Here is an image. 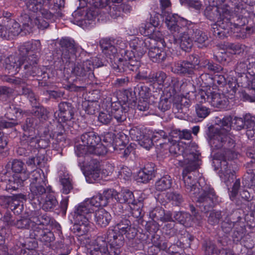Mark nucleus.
I'll return each mask as SVG.
<instances>
[{
	"label": "nucleus",
	"instance_id": "nucleus-1",
	"mask_svg": "<svg viewBox=\"0 0 255 255\" xmlns=\"http://www.w3.org/2000/svg\"><path fill=\"white\" fill-rule=\"evenodd\" d=\"M210 5L204 11V16L211 21H215L212 25L214 35L224 38L238 33L243 23L240 21L242 17L235 11L239 0H209Z\"/></svg>",
	"mask_w": 255,
	"mask_h": 255
},
{
	"label": "nucleus",
	"instance_id": "nucleus-2",
	"mask_svg": "<svg viewBox=\"0 0 255 255\" xmlns=\"http://www.w3.org/2000/svg\"><path fill=\"white\" fill-rule=\"evenodd\" d=\"M232 117L227 116L218 121V124L220 128L213 129L210 133L209 143L214 149H222L223 150V159L221 161V168L219 176L223 182L227 186L232 182L234 179L235 171L231 167V164L227 161L237 157V154L235 151V140L228 134L231 128Z\"/></svg>",
	"mask_w": 255,
	"mask_h": 255
},
{
	"label": "nucleus",
	"instance_id": "nucleus-3",
	"mask_svg": "<svg viewBox=\"0 0 255 255\" xmlns=\"http://www.w3.org/2000/svg\"><path fill=\"white\" fill-rule=\"evenodd\" d=\"M191 169L184 168L182 172L183 180L187 193L191 197H196L197 206L202 212H207L217 202V197L214 189L208 185L202 186L199 179V184L201 188L196 185L197 177L196 175L199 173Z\"/></svg>",
	"mask_w": 255,
	"mask_h": 255
},
{
	"label": "nucleus",
	"instance_id": "nucleus-4",
	"mask_svg": "<svg viewBox=\"0 0 255 255\" xmlns=\"http://www.w3.org/2000/svg\"><path fill=\"white\" fill-rule=\"evenodd\" d=\"M97 247L91 251V255H119L124 244V238L110 228L106 235L97 238Z\"/></svg>",
	"mask_w": 255,
	"mask_h": 255
},
{
	"label": "nucleus",
	"instance_id": "nucleus-5",
	"mask_svg": "<svg viewBox=\"0 0 255 255\" xmlns=\"http://www.w3.org/2000/svg\"><path fill=\"white\" fill-rule=\"evenodd\" d=\"M100 136L93 131L82 134L75 146L77 156H87L88 154L101 155L107 152V147L101 143Z\"/></svg>",
	"mask_w": 255,
	"mask_h": 255
},
{
	"label": "nucleus",
	"instance_id": "nucleus-6",
	"mask_svg": "<svg viewBox=\"0 0 255 255\" xmlns=\"http://www.w3.org/2000/svg\"><path fill=\"white\" fill-rule=\"evenodd\" d=\"M94 59L77 60V63L75 64L71 70L72 74L76 77V82H79L80 85H76L74 84L67 86V88L70 91H78L85 90V83L88 79H91L94 77Z\"/></svg>",
	"mask_w": 255,
	"mask_h": 255
},
{
	"label": "nucleus",
	"instance_id": "nucleus-7",
	"mask_svg": "<svg viewBox=\"0 0 255 255\" xmlns=\"http://www.w3.org/2000/svg\"><path fill=\"white\" fill-rule=\"evenodd\" d=\"M37 61V58L35 56L33 59L28 58V60L21 61L19 57L10 56L6 60L5 69L8 71V73L14 74L18 72L17 69L23 65L26 75L40 77L44 72L36 65Z\"/></svg>",
	"mask_w": 255,
	"mask_h": 255
},
{
	"label": "nucleus",
	"instance_id": "nucleus-8",
	"mask_svg": "<svg viewBox=\"0 0 255 255\" xmlns=\"http://www.w3.org/2000/svg\"><path fill=\"white\" fill-rule=\"evenodd\" d=\"M12 14L8 11H3L0 16V37L6 39H13L21 33H29L24 29L20 24L11 18Z\"/></svg>",
	"mask_w": 255,
	"mask_h": 255
},
{
	"label": "nucleus",
	"instance_id": "nucleus-9",
	"mask_svg": "<svg viewBox=\"0 0 255 255\" xmlns=\"http://www.w3.org/2000/svg\"><path fill=\"white\" fill-rule=\"evenodd\" d=\"M41 218L37 227H34L32 232H30V237L42 242L50 243L54 240L55 237L53 233L48 229V227L52 224L53 221L46 214H43Z\"/></svg>",
	"mask_w": 255,
	"mask_h": 255
},
{
	"label": "nucleus",
	"instance_id": "nucleus-10",
	"mask_svg": "<svg viewBox=\"0 0 255 255\" xmlns=\"http://www.w3.org/2000/svg\"><path fill=\"white\" fill-rule=\"evenodd\" d=\"M61 59L63 63L69 64L77 60H81L77 54L80 50L76 45L74 40L69 38H63L60 41Z\"/></svg>",
	"mask_w": 255,
	"mask_h": 255
},
{
	"label": "nucleus",
	"instance_id": "nucleus-11",
	"mask_svg": "<svg viewBox=\"0 0 255 255\" xmlns=\"http://www.w3.org/2000/svg\"><path fill=\"white\" fill-rule=\"evenodd\" d=\"M198 146L191 143L187 146L182 152L184 168L196 170L201 163V154L197 150Z\"/></svg>",
	"mask_w": 255,
	"mask_h": 255
},
{
	"label": "nucleus",
	"instance_id": "nucleus-12",
	"mask_svg": "<svg viewBox=\"0 0 255 255\" xmlns=\"http://www.w3.org/2000/svg\"><path fill=\"white\" fill-rule=\"evenodd\" d=\"M53 17V16L49 18H46L40 13H38V15L32 18L29 15L24 13L21 15L20 20L24 29L30 33L34 27L42 30L47 28L49 25V20Z\"/></svg>",
	"mask_w": 255,
	"mask_h": 255
},
{
	"label": "nucleus",
	"instance_id": "nucleus-13",
	"mask_svg": "<svg viewBox=\"0 0 255 255\" xmlns=\"http://www.w3.org/2000/svg\"><path fill=\"white\" fill-rule=\"evenodd\" d=\"M221 227L223 231L226 234L230 233L232 229L234 228L233 235L234 241L238 242L244 239L246 228L243 223L227 219L222 223Z\"/></svg>",
	"mask_w": 255,
	"mask_h": 255
},
{
	"label": "nucleus",
	"instance_id": "nucleus-14",
	"mask_svg": "<svg viewBox=\"0 0 255 255\" xmlns=\"http://www.w3.org/2000/svg\"><path fill=\"white\" fill-rule=\"evenodd\" d=\"M41 49V43L39 40H32L25 42L20 45L19 48V51L21 58H20L21 61H25L28 60V58L33 59L35 56L36 53H39Z\"/></svg>",
	"mask_w": 255,
	"mask_h": 255
},
{
	"label": "nucleus",
	"instance_id": "nucleus-15",
	"mask_svg": "<svg viewBox=\"0 0 255 255\" xmlns=\"http://www.w3.org/2000/svg\"><path fill=\"white\" fill-rule=\"evenodd\" d=\"M235 72L239 77H242L246 72L255 75V57L249 55L241 59L236 65Z\"/></svg>",
	"mask_w": 255,
	"mask_h": 255
},
{
	"label": "nucleus",
	"instance_id": "nucleus-16",
	"mask_svg": "<svg viewBox=\"0 0 255 255\" xmlns=\"http://www.w3.org/2000/svg\"><path fill=\"white\" fill-rule=\"evenodd\" d=\"M168 28L172 32L179 33L186 29L187 21L176 14L169 12L162 16Z\"/></svg>",
	"mask_w": 255,
	"mask_h": 255
},
{
	"label": "nucleus",
	"instance_id": "nucleus-17",
	"mask_svg": "<svg viewBox=\"0 0 255 255\" xmlns=\"http://www.w3.org/2000/svg\"><path fill=\"white\" fill-rule=\"evenodd\" d=\"M91 154L87 156H83L84 160L83 161L84 166L86 167L87 178H89L93 182L100 178L101 175V168L100 162L97 159L91 158Z\"/></svg>",
	"mask_w": 255,
	"mask_h": 255
},
{
	"label": "nucleus",
	"instance_id": "nucleus-18",
	"mask_svg": "<svg viewBox=\"0 0 255 255\" xmlns=\"http://www.w3.org/2000/svg\"><path fill=\"white\" fill-rule=\"evenodd\" d=\"M128 105H121L119 102L112 103L111 113L113 122L116 121L118 125H120L126 120L127 117L133 115L128 110Z\"/></svg>",
	"mask_w": 255,
	"mask_h": 255
},
{
	"label": "nucleus",
	"instance_id": "nucleus-19",
	"mask_svg": "<svg viewBox=\"0 0 255 255\" xmlns=\"http://www.w3.org/2000/svg\"><path fill=\"white\" fill-rule=\"evenodd\" d=\"M42 215L39 211H35L32 212L29 218H22L15 222L14 226L18 229H28L30 232H32L34 227H37L38 223L41 220Z\"/></svg>",
	"mask_w": 255,
	"mask_h": 255
},
{
	"label": "nucleus",
	"instance_id": "nucleus-20",
	"mask_svg": "<svg viewBox=\"0 0 255 255\" xmlns=\"http://www.w3.org/2000/svg\"><path fill=\"white\" fill-rule=\"evenodd\" d=\"M130 52L133 56H136L137 58H141L149 49L150 42L148 38L143 39L135 37L129 41Z\"/></svg>",
	"mask_w": 255,
	"mask_h": 255
},
{
	"label": "nucleus",
	"instance_id": "nucleus-21",
	"mask_svg": "<svg viewBox=\"0 0 255 255\" xmlns=\"http://www.w3.org/2000/svg\"><path fill=\"white\" fill-rule=\"evenodd\" d=\"M46 184L47 182H45L44 184H30V192L29 194V197L32 204L36 206L40 205L44 195L47 193Z\"/></svg>",
	"mask_w": 255,
	"mask_h": 255
},
{
	"label": "nucleus",
	"instance_id": "nucleus-22",
	"mask_svg": "<svg viewBox=\"0 0 255 255\" xmlns=\"http://www.w3.org/2000/svg\"><path fill=\"white\" fill-rule=\"evenodd\" d=\"M171 85L167 87V89L168 91L171 90L174 95L179 92H182L183 94L186 95H189L190 93L194 94L195 87L190 82L179 81L177 79L173 78L171 79Z\"/></svg>",
	"mask_w": 255,
	"mask_h": 255
},
{
	"label": "nucleus",
	"instance_id": "nucleus-23",
	"mask_svg": "<svg viewBox=\"0 0 255 255\" xmlns=\"http://www.w3.org/2000/svg\"><path fill=\"white\" fill-rule=\"evenodd\" d=\"M113 230L118 232L120 235H125L129 241H133L137 235L136 229L131 226L130 221L128 219L122 220Z\"/></svg>",
	"mask_w": 255,
	"mask_h": 255
},
{
	"label": "nucleus",
	"instance_id": "nucleus-24",
	"mask_svg": "<svg viewBox=\"0 0 255 255\" xmlns=\"http://www.w3.org/2000/svg\"><path fill=\"white\" fill-rule=\"evenodd\" d=\"M58 108L59 111L55 113L54 116L59 123H64L73 118L74 112L71 104L66 102H61Z\"/></svg>",
	"mask_w": 255,
	"mask_h": 255
},
{
	"label": "nucleus",
	"instance_id": "nucleus-25",
	"mask_svg": "<svg viewBox=\"0 0 255 255\" xmlns=\"http://www.w3.org/2000/svg\"><path fill=\"white\" fill-rule=\"evenodd\" d=\"M45 0H27L26 5L27 9L32 12L40 13L46 18L53 16V14L44 7Z\"/></svg>",
	"mask_w": 255,
	"mask_h": 255
},
{
	"label": "nucleus",
	"instance_id": "nucleus-26",
	"mask_svg": "<svg viewBox=\"0 0 255 255\" xmlns=\"http://www.w3.org/2000/svg\"><path fill=\"white\" fill-rule=\"evenodd\" d=\"M75 222L71 228L72 232L79 236L88 234L92 231V225L87 219L82 220L79 217L74 219Z\"/></svg>",
	"mask_w": 255,
	"mask_h": 255
},
{
	"label": "nucleus",
	"instance_id": "nucleus-27",
	"mask_svg": "<svg viewBox=\"0 0 255 255\" xmlns=\"http://www.w3.org/2000/svg\"><path fill=\"white\" fill-rule=\"evenodd\" d=\"M50 135L40 137H28L27 142V147L33 148V152L36 153L38 148H45L47 147L50 142Z\"/></svg>",
	"mask_w": 255,
	"mask_h": 255
},
{
	"label": "nucleus",
	"instance_id": "nucleus-28",
	"mask_svg": "<svg viewBox=\"0 0 255 255\" xmlns=\"http://www.w3.org/2000/svg\"><path fill=\"white\" fill-rule=\"evenodd\" d=\"M179 35L175 39L176 42L179 45L181 49L185 51H189L193 45V39L191 35L189 33V28L186 27V30H183L178 33Z\"/></svg>",
	"mask_w": 255,
	"mask_h": 255
},
{
	"label": "nucleus",
	"instance_id": "nucleus-29",
	"mask_svg": "<svg viewBox=\"0 0 255 255\" xmlns=\"http://www.w3.org/2000/svg\"><path fill=\"white\" fill-rule=\"evenodd\" d=\"M100 46L103 54L109 58L110 62L118 55V50L114 45V41L110 39H102L100 41Z\"/></svg>",
	"mask_w": 255,
	"mask_h": 255
},
{
	"label": "nucleus",
	"instance_id": "nucleus-30",
	"mask_svg": "<svg viewBox=\"0 0 255 255\" xmlns=\"http://www.w3.org/2000/svg\"><path fill=\"white\" fill-rule=\"evenodd\" d=\"M240 5H237L235 11L239 14V17L247 18L249 14L254 12L255 0H239Z\"/></svg>",
	"mask_w": 255,
	"mask_h": 255
},
{
	"label": "nucleus",
	"instance_id": "nucleus-31",
	"mask_svg": "<svg viewBox=\"0 0 255 255\" xmlns=\"http://www.w3.org/2000/svg\"><path fill=\"white\" fill-rule=\"evenodd\" d=\"M171 71L179 75H191L194 72L193 65L189 61H182L175 62L171 67Z\"/></svg>",
	"mask_w": 255,
	"mask_h": 255
},
{
	"label": "nucleus",
	"instance_id": "nucleus-32",
	"mask_svg": "<svg viewBox=\"0 0 255 255\" xmlns=\"http://www.w3.org/2000/svg\"><path fill=\"white\" fill-rule=\"evenodd\" d=\"M94 212L93 209L88 203H82L78 205L74 212V219L79 217L82 220L87 219L89 220Z\"/></svg>",
	"mask_w": 255,
	"mask_h": 255
},
{
	"label": "nucleus",
	"instance_id": "nucleus-33",
	"mask_svg": "<svg viewBox=\"0 0 255 255\" xmlns=\"http://www.w3.org/2000/svg\"><path fill=\"white\" fill-rule=\"evenodd\" d=\"M189 33L191 35L193 42L198 47L202 48L206 45V42L208 39L207 34L202 30L196 28H189Z\"/></svg>",
	"mask_w": 255,
	"mask_h": 255
},
{
	"label": "nucleus",
	"instance_id": "nucleus-34",
	"mask_svg": "<svg viewBox=\"0 0 255 255\" xmlns=\"http://www.w3.org/2000/svg\"><path fill=\"white\" fill-rule=\"evenodd\" d=\"M95 222L101 228L106 227L112 220L111 214L104 209H99L94 214Z\"/></svg>",
	"mask_w": 255,
	"mask_h": 255
},
{
	"label": "nucleus",
	"instance_id": "nucleus-35",
	"mask_svg": "<svg viewBox=\"0 0 255 255\" xmlns=\"http://www.w3.org/2000/svg\"><path fill=\"white\" fill-rule=\"evenodd\" d=\"M148 56L153 62L161 63L166 58V52L162 48L158 47H149Z\"/></svg>",
	"mask_w": 255,
	"mask_h": 255
},
{
	"label": "nucleus",
	"instance_id": "nucleus-36",
	"mask_svg": "<svg viewBox=\"0 0 255 255\" xmlns=\"http://www.w3.org/2000/svg\"><path fill=\"white\" fill-rule=\"evenodd\" d=\"M209 101L211 105L217 108H222L226 104L227 99L223 94H220L209 89Z\"/></svg>",
	"mask_w": 255,
	"mask_h": 255
},
{
	"label": "nucleus",
	"instance_id": "nucleus-37",
	"mask_svg": "<svg viewBox=\"0 0 255 255\" xmlns=\"http://www.w3.org/2000/svg\"><path fill=\"white\" fill-rule=\"evenodd\" d=\"M136 96L134 91L132 92L129 90H126L123 94L122 101L123 105H128V111L132 114L134 113V109L136 106Z\"/></svg>",
	"mask_w": 255,
	"mask_h": 255
},
{
	"label": "nucleus",
	"instance_id": "nucleus-38",
	"mask_svg": "<svg viewBox=\"0 0 255 255\" xmlns=\"http://www.w3.org/2000/svg\"><path fill=\"white\" fill-rule=\"evenodd\" d=\"M47 194L43 203L42 208L46 211H50L55 209L58 206V201L54 195L51 193V187H47Z\"/></svg>",
	"mask_w": 255,
	"mask_h": 255
},
{
	"label": "nucleus",
	"instance_id": "nucleus-39",
	"mask_svg": "<svg viewBox=\"0 0 255 255\" xmlns=\"http://www.w3.org/2000/svg\"><path fill=\"white\" fill-rule=\"evenodd\" d=\"M45 163V156L38 151L36 153H32L29 156V157L26 161V164L28 166L34 168L36 166L42 167Z\"/></svg>",
	"mask_w": 255,
	"mask_h": 255
},
{
	"label": "nucleus",
	"instance_id": "nucleus-40",
	"mask_svg": "<svg viewBox=\"0 0 255 255\" xmlns=\"http://www.w3.org/2000/svg\"><path fill=\"white\" fill-rule=\"evenodd\" d=\"M208 77V79L206 82L207 86H210L211 85L220 86H223L226 84V79L224 76L222 75H215L214 77H212L210 75L207 73H204L201 75V79H204V78Z\"/></svg>",
	"mask_w": 255,
	"mask_h": 255
},
{
	"label": "nucleus",
	"instance_id": "nucleus-41",
	"mask_svg": "<svg viewBox=\"0 0 255 255\" xmlns=\"http://www.w3.org/2000/svg\"><path fill=\"white\" fill-rule=\"evenodd\" d=\"M125 58L127 59V63L128 66V71L137 72L140 67V62L139 60L140 58H137L136 56H133L131 53H128L125 51Z\"/></svg>",
	"mask_w": 255,
	"mask_h": 255
},
{
	"label": "nucleus",
	"instance_id": "nucleus-42",
	"mask_svg": "<svg viewBox=\"0 0 255 255\" xmlns=\"http://www.w3.org/2000/svg\"><path fill=\"white\" fill-rule=\"evenodd\" d=\"M168 135L169 133H166L162 130H160L154 132L151 138L154 143L161 140V141L159 142V145L161 147H164V145H167L169 142H171V138Z\"/></svg>",
	"mask_w": 255,
	"mask_h": 255
},
{
	"label": "nucleus",
	"instance_id": "nucleus-43",
	"mask_svg": "<svg viewBox=\"0 0 255 255\" xmlns=\"http://www.w3.org/2000/svg\"><path fill=\"white\" fill-rule=\"evenodd\" d=\"M113 69L116 72H124L128 71L127 59L124 57H117L110 62Z\"/></svg>",
	"mask_w": 255,
	"mask_h": 255
},
{
	"label": "nucleus",
	"instance_id": "nucleus-44",
	"mask_svg": "<svg viewBox=\"0 0 255 255\" xmlns=\"http://www.w3.org/2000/svg\"><path fill=\"white\" fill-rule=\"evenodd\" d=\"M172 180L170 176L166 175L158 180L155 183V188L158 191H164L171 188Z\"/></svg>",
	"mask_w": 255,
	"mask_h": 255
},
{
	"label": "nucleus",
	"instance_id": "nucleus-45",
	"mask_svg": "<svg viewBox=\"0 0 255 255\" xmlns=\"http://www.w3.org/2000/svg\"><path fill=\"white\" fill-rule=\"evenodd\" d=\"M169 94L162 96L158 103V108L162 112L167 111L171 107L172 97L174 95L171 90L169 91Z\"/></svg>",
	"mask_w": 255,
	"mask_h": 255
},
{
	"label": "nucleus",
	"instance_id": "nucleus-46",
	"mask_svg": "<svg viewBox=\"0 0 255 255\" xmlns=\"http://www.w3.org/2000/svg\"><path fill=\"white\" fill-rule=\"evenodd\" d=\"M141 32H143V34L149 36L148 38L149 39L150 43L153 40L161 41L163 39V35L158 30V28L152 26L151 28H148L147 30L141 31Z\"/></svg>",
	"mask_w": 255,
	"mask_h": 255
},
{
	"label": "nucleus",
	"instance_id": "nucleus-47",
	"mask_svg": "<svg viewBox=\"0 0 255 255\" xmlns=\"http://www.w3.org/2000/svg\"><path fill=\"white\" fill-rule=\"evenodd\" d=\"M148 83H157L159 85L163 86L164 83L167 78L165 73L163 71L156 72H150L149 73Z\"/></svg>",
	"mask_w": 255,
	"mask_h": 255
},
{
	"label": "nucleus",
	"instance_id": "nucleus-48",
	"mask_svg": "<svg viewBox=\"0 0 255 255\" xmlns=\"http://www.w3.org/2000/svg\"><path fill=\"white\" fill-rule=\"evenodd\" d=\"M130 204L129 206L132 216L136 218L142 217L144 214L142 211L143 207L142 201L138 200L136 201L134 200Z\"/></svg>",
	"mask_w": 255,
	"mask_h": 255
},
{
	"label": "nucleus",
	"instance_id": "nucleus-49",
	"mask_svg": "<svg viewBox=\"0 0 255 255\" xmlns=\"http://www.w3.org/2000/svg\"><path fill=\"white\" fill-rule=\"evenodd\" d=\"M163 214V209L161 208H156L150 212L149 216L152 219L153 222L152 225L154 226L153 231L156 232L159 229V225L156 221H161L162 219V215Z\"/></svg>",
	"mask_w": 255,
	"mask_h": 255
},
{
	"label": "nucleus",
	"instance_id": "nucleus-50",
	"mask_svg": "<svg viewBox=\"0 0 255 255\" xmlns=\"http://www.w3.org/2000/svg\"><path fill=\"white\" fill-rule=\"evenodd\" d=\"M118 199L121 203H132L135 200L133 193L128 189H123L118 195Z\"/></svg>",
	"mask_w": 255,
	"mask_h": 255
},
{
	"label": "nucleus",
	"instance_id": "nucleus-51",
	"mask_svg": "<svg viewBox=\"0 0 255 255\" xmlns=\"http://www.w3.org/2000/svg\"><path fill=\"white\" fill-rule=\"evenodd\" d=\"M30 184H44L47 182L45 179L43 171L40 169L34 170L31 172L30 175Z\"/></svg>",
	"mask_w": 255,
	"mask_h": 255
},
{
	"label": "nucleus",
	"instance_id": "nucleus-52",
	"mask_svg": "<svg viewBox=\"0 0 255 255\" xmlns=\"http://www.w3.org/2000/svg\"><path fill=\"white\" fill-rule=\"evenodd\" d=\"M60 181L62 186V193L68 194L73 189V185L71 183V179L68 174H64L60 176Z\"/></svg>",
	"mask_w": 255,
	"mask_h": 255
},
{
	"label": "nucleus",
	"instance_id": "nucleus-53",
	"mask_svg": "<svg viewBox=\"0 0 255 255\" xmlns=\"http://www.w3.org/2000/svg\"><path fill=\"white\" fill-rule=\"evenodd\" d=\"M16 201L13 196L0 195V205L3 207H9L11 210H14L17 208Z\"/></svg>",
	"mask_w": 255,
	"mask_h": 255
},
{
	"label": "nucleus",
	"instance_id": "nucleus-54",
	"mask_svg": "<svg viewBox=\"0 0 255 255\" xmlns=\"http://www.w3.org/2000/svg\"><path fill=\"white\" fill-rule=\"evenodd\" d=\"M70 241L67 238L56 243V249L61 255H68L70 254L71 248L69 245Z\"/></svg>",
	"mask_w": 255,
	"mask_h": 255
},
{
	"label": "nucleus",
	"instance_id": "nucleus-55",
	"mask_svg": "<svg viewBox=\"0 0 255 255\" xmlns=\"http://www.w3.org/2000/svg\"><path fill=\"white\" fill-rule=\"evenodd\" d=\"M31 114L41 121H45L48 118V112L42 106H35L33 107Z\"/></svg>",
	"mask_w": 255,
	"mask_h": 255
},
{
	"label": "nucleus",
	"instance_id": "nucleus-56",
	"mask_svg": "<svg viewBox=\"0 0 255 255\" xmlns=\"http://www.w3.org/2000/svg\"><path fill=\"white\" fill-rule=\"evenodd\" d=\"M83 109L89 115H94L98 110L99 105L96 101H85L82 103Z\"/></svg>",
	"mask_w": 255,
	"mask_h": 255
},
{
	"label": "nucleus",
	"instance_id": "nucleus-57",
	"mask_svg": "<svg viewBox=\"0 0 255 255\" xmlns=\"http://www.w3.org/2000/svg\"><path fill=\"white\" fill-rule=\"evenodd\" d=\"M134 90L135 94H137L139 99H147L150 94L149 88L143 84L137 85Z\"/></svg>",
	"mask_w": 255,
	"mask_h": 255
},
{
	"label": "nucleus",
	"instance_id": "nucleus-58",
	"mask_svg": "<svg viewBox=\"0 0 255 255\" xmlns=\"http://www.w3.org/2000/svg\"><path fill=\"white\" fill-rule=\"evenodd\" d=\"M174 107L178 110V112H183L184 108H188L190 106V101L186 97H178L173 103Z\"/></svg>",
	"mask_w": 255,
	"mask_h": 255
},
{
	"label": "nucleus",
	"instance_id": "nucleus-59",
	"mask_svg": "<svg viewBox=\"0 0 255 255\" xmlns=\"http://www.w3.org/2000/svg\"><path fill=\"white\" fill-rule=\"evenodd\" d=\"M115 137V134L113 132H107L103 135L102 140L105 144H103V145L107 147V151L111 150V148L115 149L114 145Z\"/></svg>",
	"mask_w": 255,
	"mask_h": 255
},
{
	"label": "nucleus",
	"instance_id": "nucleus-60",
	"mask_svg": "<svg viewBox=\"0 0 255 255\" xmlns=\"http://www.w3.org/2000/svg\"><path fill=\"white\" fill-rule=\"evenodd\" d=\"M166 197L172 204L175 206H179L183 201L182 196L177 192H167Z\"/></svg>",
	"mask_w": 255,
	"mask_h": 255
},
{
	"label": "nucleus",
	"instance_id": "nucleus-61",
	"mask_svg": "<svg viewBox=\"0 0 255 255\" xmlns=\"http://www.w3.org/2000/svg\"><path fill=\"white\" fill-rule=\"evenodd\" d=\"M112 41H114V45L117 48L119 53L121 54L122 57H125V54H123L125 51L127 52L128 54L129 53H130L129 50L126 49L128 46V43L125 40L119 38L116 39H112Z\"/></svg>",
	"mask_w": 255,
	"mask_h": 255
},
{
	"label": "nucleus",
	"instance_id": "nucleus-62",
	"mask_svg": "<svg viewBox=\"0 0 255 255\" xmlns=\"http://www.w3.org/2000/svg\"><path fill=\"white\" fill-rule=\"evenodd\" d=\"M195 108L197 117L202 119L207 117L210 113V109L202 104H197Z\"/></svg>",
	"mask_w": 255,
	"mask_h": 255
},
{
	"label": "nucleus",
	"instance_id": "nucleus-63",
	"mask_svg": "<svg viewBox=\"0 0 255 255\" xmlns=\"http://www.w3.org/2000/svg\"><path fill=\"white\" fill-rule=\"evenodd\" d=\"M195 96V100L199 104L205 103L206 101L209 102V90L205 91L203 90H200L197 94H193Z\"/></svg>",
	"mask_w": 255,
	"mask_h": 255
},
{
	"label": "nucleus",
	"instance_id": "nucleus-64",
	"mask_svg": "<svg viewBox=\"0 0 255 255\" xmlns=\"http://www.w3.org/2000/svg\"><path fill=\"white\" fill-rule=\"evenodd\" d=\"M179 1L181 5L195 10H199L202 6L201 2L198 0H179Z\"/></svg>",
	"mask_w": 255,
	"mask_h": 255
}]
</instances>
